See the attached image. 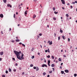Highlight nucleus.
Returning <instances> with one entry per match:
<instances>
[{
    "instance_id": "f257e3e1",
    "label": "nucleus",
    "mask_w": 77,
    "mask_h": 77,
    "mask_svg": "<svg viewBox=\"0 0 77 77\" xmlns=\"http://www.w3.org/2000/svg\"><path fill=\"white\" fill-rule=\"evenodd\" d=\"M14 53H15V55L17 56V58L19 60H22V59H23L24 58L23 56H24V54H21V52L20 51L18 52L17 51H14ZM22 54L21 56H20V54Z\"/></svg>"
},
{
    "instance_id": "f03ea898",
    "label": "nucleus",
    "mask_w": 77,
    "mask_h": 77,
    "mask_svg": "<svg viewBox=\"0 0 77 77\" xmlns=\"http://www.w3.org/2000/svg\"><path fill=\"white\" fill-rule=\"evenodd\" d=\"M42 67H44V66H45V67H47V66L46 64H44L42 65Z\"/></svg>"
},
{
    "instance_id": "7ed1b4c3",
    "label": "nucleus",
    "mask_w": 77,
    "mask_h": 77,
    "mask_svg": "<svg viewBox=\"0 0 77 77\" xmlns=\"http://www.w3.org/2000/svg\"><path fill=\"white\" fill-rule=\"evenodd\" d=\"M61 1L63 5H65V1L63 0H61Z\"/></svg>"
},
{
    "instance_id": "20e7f679",
    "label": "nucleus",
    "mask_w": 77,
    "mask_h": 77,
    "mask_svg": "<svg viewBox=\"0 0 77 77\" xmlns=\"http://www.w3.org/2000/svg\"><path fill=\"white\" fill-rule=\"evenodd\" d=\"M7 6L8 7H10V8H11L12 7V5H11L10 4H8L7 5Z\"/></svg>"
},
{
    "instance_id": "39448f33",
    "label": "nucleus",
    "mask_w": 77,
    "mask_h": 77,
    "mask_svg": "<svg viewBox=\"0 0 77 77\" xmlns=\"http://www.w3.org/2000/svg\"><path fill=\"white\" fill-rule=\"evenodd\" d=\"M0 17L1 18H3V15L2 14H0Z\"/></svg>"
},
{
    "instance_id": "423d86ee",
    "label": "nucleus",
    "mask_w": 77,
    "mask_h": 77,
    "mask_svg": "<svg viewBox=\"0 0 77 77\" xmlns=\"http://www.w3.org/2000/svg\"><path fill=\"white\" fill-rule=\"evenodd\" d=\"M0 54L2 56V55H3V52H0Z\"/></svg>"
},
{
    "instance_id": "0eeeda50",
    "label": "nucleus",
    "mask_w": 77,
    "mask_h": 77,
    "mask_svg": "<svg viewBox=\"0 0 77 77\" xmlns=\"http://www.w3.org/2000/svg\"><path fill=\"white\" fill-rule=\"evenodd\" d=\"M65 72H67V73L69 72V71L68 70H65Z\"/></svg>"
},
{
    "instance_id": "6e6552de",
    "label": "nucleus",
    "mask_w": 77,
    "mask_h": 77,
    "mask_svg": "<svg viewBox=\"0 0 77 77\" xmlns=\"http://www.w3.org/2000/svg\"><path fill=\"white\" fill-rule=\"evenodd\" d=\"M39 69L38 67H37L36 68V71H39Z\"/></svg>"
},
{
    "instance_id": "1a4fd4ad",
    "label": "nucleus",
    "mask_w": 77,
    "mask_h": 77,
    "mask_svg": "<svg viewBox=\"0 0 77 77\" xmlns=\"http://www.w3.org/2000/svg\"><path fill=\"white\" fill-rule=\"evenodd\" d=\"M60 33H63V30H62V29H60Z\"/></svg>"
},
{
    "instance_id": "9d476101",
    "label": "nucleus",
    "mask_w": 77,
    "mask_h": 77,
    "mask_svg": "<svg viewBox=\"0 0 77 77\" xmlns=\"http://www.w3.org/2000/svg\"><path fill=\"white\" fill-rule=\"evenodd\" d=\"M16 42H20L19 39H16L15 40Z\"/></svg>"
},
{
    "instance_id": "9b49d317",
    "label": "nucleus",
    "mask_w": 77,
    "mask_h": 77,
    "mask_svg": "<svg viewBox=\"0 0 77 77\" xmlns=\"http://www.w3.org/2000/svg\"><path fill=\"white\" fill-rule=\"evenodd\" d=\"M51 66L52 67H54V66H55V65H54V64H53L51 65Z\"/></svg>"
},
{
    "instance_id": "f8f14e48",
    "label": "nucleus",
    "mask_w": 77,
    "mask_h": 77,
    "mask_svg": "<svg viewBox=\"0 0 77 77\" xmlns=\"http://www.w3.org/2000/svg\"><path fill=\"white\" fill-rule=\"evenodd\" d=\"M36 17V15H34L33 17V18H35Z\"/></svg>"
},
{
    "instance_id": "ddd939ff",
    "label": "nucleus",
    "mask_w": 77,
    "mask_h": 77,
    "mask_svg": "<svg viewBox=\"0 0 77 77\" xmlns=\"http://www.w3.org/2000/svg\"><path fill=\"white\" fill-rule=\"evenodd\" d=\"M27 11H26L25 12V15H26L27 14Z\"/></svg>"
},
{
    "instance_id": "4468645a",
    "label": "nucleus",
    "mask_w": 77,
    "mask_h": 77,
    "mask_svg": "<svg viewBox=\"0 0 77 77\" xmlns=\"http://www.w3.org/2000/svg\"><path fill=\"white\" fill-rule=\"evenodd\" d=\"M58 60L59 61H60V62H61V60H62V59L60 58H59L58 59Z\"/></svg>"
},
{
    "instance_id": "2eb2a0df",
    "label": "nucleus",
    "mask_w": 77,
    "mask_h": 77,
    "mask_svg": "<svg viewBox=\"0 0 77 77\" xmlns=\"http://www.w3.org/2000/svg\"><path fill=\"white\" fill-rule=\"evenodd\" d=\"M62 37L63 39H65L66 38H65V36H62Z\"/></svg>"
},
{
    "instance_id": "dca6fc26",
    "label": "nucleus",
    "mask_w": 77,
    "mask_h": 77,
    "mask_svg": "<svg viewBox=\"0 0 77 77\" xmlns=\"http://www.w3.org/2000/svg\"><path fill=\"white\" fill-rule=\"evenodd\" d=\"M7 1V0H3V1L4 2V3H6V1Z\"/></svg>"
},
{
    "instance_id": "f3484780",
    "label": "nucleus",
    "mask_w": 77,
    "mask_h": 77,
    "mask_svg": "<svg viewBox=\"0 0 77 77\" xmlns=\"http://www.w3.org/2000/svg\"><path fill=\"white\" fill-rule=\"evenodd\" d=\"M49 45H51L52 44V41H51L50 43H49Z\"/></svg>"
},
{
    "instance_id": "a211bd4d",
    "label": "nucleus",
    "mask_w": 77,
    "mask_h": 77,
    "mask_svg": "<svg viewBox=\"0 0 77 77\" xmlns=\"http://www.w3.org/2000/svg\"><path fill=\"white\" fill-rule=\"evenodd\" d=\"M33 50H34V48H32V49H31V51H33Z\"/></svg>"
},
{
    "instance_id": "6ab92c4d",
    "label": "nucleus",
    "mask_w": 77,
    "mask_h": 77,
    "mask_svg": "<svg viewBox=\"0 0 77 77\" xmlns=\"http://www.w3.org/2000/svg\"><path fill=\"white\" fill-rule=\"evenodd\" d=\"M52 59H54V56H52Z\"/></svg>"
},
{
    "instance_id": "aec40b11",
    "label": "nucleus",
    "mask_w": 77,
    "mask_h": 77,
    "mask_svg": "<svg viewBox=\"0 0 77 77\" xmlns=\"http://www.w3.org/2000/svg\"><path fill=\"white\" fill-rule=\"evenodd\" d=\"M50 60H48V64H50Z\"/></svg>"
},
{
    "instance_id": "412c9836",
    "label": "nucleus",
    "mask_w": 77,
    "mask_h": 77,
    "mask_svg": "<svg viewBox=\"0 0 77 77\" xmlns=\"http://www.w3.org/2000/svg\"><path fill=\"white\" fill-rule=\"evenodd\" d=\"M21 17H19L18 19V20L19 21H21Z\"/></svg>"
},
{
    "instance_id": "4be33fe9",
    "label": "nucleus",
    "mask_w": 77,
    "mask_h": 77,
    "mask_svg": "<svg viewBox=\"0 0 77 77\" xmlns=\"http://www.w3.org/2000/svg\"><path fill=\"white\" fill-rule=\"evenodd\" d=\"M54 14H57L58 13V12H56V11H54Z\"/></svg>"
},
{
    "instance_id": "5701e85b",
    "label": "nucleus",
    "mask_w": 77,
    "mask_h": 77,
    "mask_svg": "<svg viewBox=\"0 0 77 77\" xmlns=\"http://www.w3.org/2000/svg\"><path fill=\"white\" fill-rule=\"evenodd\" d=\"M48 52V53H50V50L49 49V48H48V50H47Z\"/></svg>"
},
{
    "instance_id": "b1692460",
    "label": "nucleus",
    "mask_w": 77,
    "mask_h": 77,
    "mask_svg": "<svg viewBox=\"0 0 77 77\" xmlns=\"http://www.w3.org/2000/svg\"><path fill=\"white\" fill-rule=\"evenodd\" d=\"M61 74H63V73H64V71H61Z\"/></svg>"
},
{
    "instance_id": "393cba45",
    "label": "nucleus",
    "mask_w": 77,
    "mask_h": 77,
    "mask_svg": "<svg viewBox=\"0 0 77 77\" xmlns=\"http://www.w3.org/2000/svg\"><path fill=\"white\" fill-rule=\"evenodd\" d=\"M47 57L48 58H50V56L48 55V56H47Z\"/></svg>"
},
{
    "instance_id": "a878e982",
    "label": "nucleus",
    "mask_w": 77,
    "mask_h": 77,
    "mask_svg": "<svg viewBox=\"0 0 77 77\" xmlns=\"http://www.w3.org/2000/svg\"><path fill=\"white\" fill-rule=\"evenodd\" d=\"M66 15L67 17H69V15H68V14H66Z\"/></svg>"
},
{
    "instance_id": "bb28decb",
    "label": "nucleus",
    "mask_w": 77,
    "mask_h": 77,
    "mask_svg": "<svg viewBox=\"0 0 77 77\" xmlns=\"http://www.w3.org/2000/svg\"><path fill=\"white\" fill-rule=\"evenodd\" d=\"M9 72H11V69H9Z\"/></svg>"
},
{
    "instance_id": "cd10ccee",
    "label": "nucleus",
    "mask_w": 77,
    "mask_h": 77,
    "mask_svg": "<svg viewBox=\"0 0 77 77\" xmlns=\"http://www.w3.org/2000/svg\"><path fill=\"white\" fill-rule=\"evenodd\" d=\"M43 75H45L46 74V73L45 72H44L43 73Z\"/></svg>"
},
{
    "instance_id": "c85d7f7f",
    "label": "nucleus",
    "mask_w": 77,
    "mask_h": 77,
    "mask_svg": "<svg viewBox=\"0 0 77 77\" xmlns=\"http://www.w3.org/2000/svg\"><path fill=\"white\" fill-rule=\"evenodd\" d=\"M53 11H55V8H54V7L53 8Z\"/></svg>"
},
{
    "instance_id": "c756f323",
    "label": "nucleus",
    "mask_w": 77,
    "mask_h": 77,
    "mask_svg": "<svg viewBox=\"0 0 77 77\" xmlns=\"http://www.w3.org/2000/svg\"><path fill=\"white\" fill-rule=\"evenodd\" d=\"M74 77H76V76H77V74H74Z\"/></svg>"
},
{
    "instance_id": "7c9ffc66",
    "label": "nucleus",
    "mask_w": 77,
    "mask_h": 77,
    "mask_svg": "<svg viewBox=\"0 0 77 77\" xmlns=\"http://www.w3.org/2000/svg\"><path fill=\"white\" fill-rule=\"evenodd\" d=\"M35 57V56H33L32 57V59H34V58Z\"/></svg>"
},
{
    "instance_id": "2f4dec72",
    "label": "nucleus",
    "mask_w": 77,
    "mask_h": 77,
    "mask_svg": "<svg viewBox=\"0 0 77 77\" xmlns=\"http://www.w3.org/2000/svg\"><path fill=\"white\" fill-rule=\"evenodd\" d=\"M53 20H56V18L55 17H53Z\"/></svg>"
},
{
    "instance_id": "473e14b6",
    "label": "nucleus",
    "mask_w": 77,
    "mask_h": 77,
    "mask_svg": "<svg viewBox=\"0 0 77 77\" xmlns=\"http://www.w3.org/2000/svg\"><path fill=\"white\" fill-rule=\"evenodd\" d=\"M30 66L31 67H32V66H33V64H31Z\"/></svg>"
},
{
    "instance_id": "72a5a7b5",
    "label": "nucleus",
    "mask_w": 77,
    "mask_h": 77,
    "mask_svg": "<svg viewBox=\"0 0 77 77\" xmlns=\"http://www.w3.org/2000/svg\"><path fill=\"white\" fill-rule=\"evenodd\" d=\"M5 73H6V74H8V71L6 70L5 72Z\"/></svg>"
},
{
    "instance_id": "f704fd0d",
    "label": "nucleus",
    "mask_w": 77,
    "mask_h": 77,
    "mask_svg": "<svg viewBox=\"0 0 77 77\" xmlns=\"http://www.w3.org/2000/svg\"><path fill=\"white\" fill-rule=\"evenodd\" d=\"M33 68H34V69H36V67L35 66V67H34Z\"/></svg>"
},
{
    "instance_id": "c9c22d12",
    "label": "nucleus",
    "mask_w": 77,
    "mask_h": 77,
    "mask_svg": "<svg viewBox=\"0 0 77 77\" xmlns=\"http://www.w3.org/2000/svg\"><path fill=\"white\" fill-rule=\"evenodd\" d=\"M22 45L23 46V47H25V45L24 44H22Z\"/></svg>"
},
{
    "instance_id": "e433bc0d",
    "label": "nucleus",
    "mask_w": 77,
    "mask_h": 77,
    "mask_svg": "<svg viewBox=\"0 0 77 77\" xmlns=\"http://www.w3.org/2000/svg\"><path fill=\"white\" fill-rule=\"evenodd\" d=\"M60 37H58V40H60Z\"/></svg>"
},
{
    "instance_id": "4c0bfd02",
    "label": "nucleus",
    "mask_w": 77,
    "mask_h": 77,
    "mask_svg": "<svg viewBox=\"0 0 77 77\" xmlns=\"http://www.w3.org/2000/svg\"><path fill=\"white\" fill-rule=\"evenodd\" d=\"M49 72L51 74V73H52V71L51 70V71H49Z\"/></svg>"
},
{
    "instance_id": "58836bf2",
    "label": "nucleus",
    "mask_w": 77,
    "mask_h": 77,
    "mask_svg": "<svg viewBox=\"0 0 77 77\" xmlns=\"http://www.w3.org/2000/svg\"><path fill=\"white\" fill-rule=\"evenodd\" d=\"M12 59H13V60H14V61L15 60L14 58H13Z\"/></svg>"
},
{
    "instance_id": "ea45409f",
    "label": "nucleus",
    "mask_w": 77,
    "mask_h": 77,
    "mask_svg": "<svg viewBox=\"0 0 77 77\" xmlns=\"http://www.w3.org/2000/svg\"><path fill=\"white\" fill-rule=\"evenodd\" d=\"M6 76L5 75H2V77H5Z\"/></svg>"
},
{
    "instance_id": "a19ab883",
    "label": "nucleus",
    "mask_w": 77,
    "mask_h": 77,
    "mask_svg": "<svg viewBox=\"0 0 77 77\" xmlns=\"http://www.w3.org/2000/svg\"><path fill=\"white\" fill-rule=\"evenodd\" d=\"M68 41L69 42L70 41V39H69V38H68Z\"/></svg>"
},
{
    "instance_id": "79ce46f5",
    "label": "nucleus",
    "mask_w": 77,
    "mask_h": 77,
    "mask_svg": "<svg viewBox=\"0 0 77 77\" xmlns=\"http://www.w3.org/2000/svg\"><path fill=\"white\" fill-rule=\"evenodd\" d=\"M39 36H42V34H41V33L39 34Z\"/></svg>"
},
{
    "instance_id": "37998d69",
    "label": "nucleus",
    "mask_w": 77,
    "mask_h": 77,
    "mask_svg": "<svg viewBox=\"0 0 77 77\" xmlns=\"http://www.w3.org/2000/svg\"><path fill=\"white\" fill-rule=\"evenodd\" d=\"M71 7V9H72V5H71L70 6Z\"/></svg>"
},
{
    "instance_id": "c03bdc74",
    "label": "nucleus",
    "mask_w": 77,
    "mask_h": 77,
    "mask_svg": "<svg viewBox=\"0 0 77 77\" xmlns=\"http://www.w3.org/2000/svg\"><path fill=\"white\" fill-rule=\"evenodd\" d=\"M11 42H12L13 43H14V41L12 40V41H11Z\"/></svg>"
},
{
    "instance_id": "a18cd8bd",
    "label": "nucleus",
    "mask_w": 77,
    "mask_h": 77,
    "mask_svg": "<svg viewBox=\"0 0 77 77\" xmlns=\"http://www.w3.org/2000/svg\"><path fill=\"white\" fill-rule=\"evenodd\" d=\"M63 57H66V55H63Z\"/></svg>"
},
{
    "instance_id": "49530a36",
    "label": "nucleus",
    "mask_w": 77,
    "mask_h": 77,
    "mask_svg": "<svg viewBox=\"0 0 77 77\" xmlns=\"http://www.w3.org/2000/svg\"><path fill=\"white\" fill-rule=\"evenodd\" d=\"M47 51H48L47 50H45V53H47Z\"/></svg>"
},
{
    "instance_id": "de8ad7c7",
    "label": "nucleus",
    "mask_w": 77,
    "mask_h": 77,
    "mask_svg": "<svg viewBox=\"0 0 77 77\" xmlns=\"http://www.w3.org/2000/svg\"><path fill=\"white\" fill-rule=\"evenodd\" d=\"M54 37H56V33H54Z\"/></svg>"
},
{
    "instance_id": "09e8293b",
    "label": "nucleus",
    "mask_w": 77,
    "mask_h": 77,
    "mask_svg": "<svg viewBox=\"0 0 77 77\" xmlns=\"http://www.w3.org/2000/svg\"><path fill=\"white\" fill-rule=\"evenodd\" d=\"M22 68H21V67H20V68H19V69H20V70H21V69Z\"/></svg>"
},
{
    "instance_id": "8fccbe9b",
    "label": "nucleus",
    "mask_w": 77,
    "mask_h": 77,
    "mask_svg": "<svg viewBox=\"0 0 77 77\" xmlns=\"http://www.w3.org/2000/svg\"><path fill=\"white\" fill-rule=\"evenodd\" d=\"M34 2H37L38 0H34Z\"/></svg>"
},
{
    "instance_id": "3c124183",
    "label": "nucleus",
    "mask_w": 77,
    "mask_h": 77,
    "mask_svg": "<svg viewBox=\"0 0 77 77\" xmlns=\"http://www.w3.org/2000/svg\"><path fill=\"white\" fill-rule=\"evenodd\" d=\"M2 58H0V61H1V60H2Z\"/></svg>"
},
{
    "instance_id": "603ef678",
    "label": "nucleus",
    "mask_w": 77,
    "mask_h": 77,
    "mask_svg": "<svg viewBox=\"0 0 77 77\" xmlns=\"http://www.w3.org/2000/svg\"><path fill=\"white\" fill-rule=\"evenodd\" d=\"M62 66H60V69H62Z\"/></svg>"
},
{
    "instance_id": "864d4df0",
    "label": "nucleus",
    "mask_w": 77,
    "mask_h": 77,
    "mask_svg": "<svg viewBox=\"0 0 77 77\" xmlns=\"http://www.w3.org/2000/svg\"><path fill=\"white\" fill-rule=\"evenodd\" d=\"M9 30H10V31H11V30H12V29H11V28H10L9 29Z\"/></svg>"
},
{
    "instance_id": "5fc2aeb1",
    "label": "nucleus",
    "mask_w": 77,
    "mask_h": 77,
    "mask_svg": "<svg viewBox=\"0 0 77 77\" xmlns=\"http://www.w3.org/2000/svg\"><path fill=\"white\" fill-rule=\"evenodd\" d=\"M15 65H16V66H18V64L16 63L15 64Z\"/></svg>"
},
{
    "instance_id": "6e6d98bb",
    "label": "nucleus",
    "mask_w": 77,
    "mask_h": 77,
    "mask_svg": "<svg viewBox=\"0 0 77 77\" xmlns=\"http://www.w3.org/2000/svg\"><path fill=\"white\" fill-rule=\"evenodd\" d=\"M62 9H65V8H64V7H63L62 8Z\"/></svg>"
},
{
    "instance_id": "4d7b16f0",
    "label": "nucleus",
    "mask_w": 77,
    "mask_h": 77,
    "mask_svg": "<svg viewBox=\"0 0 77 77\" xmlns=\"http://www.w3.org/2000/svg\"><path fill=\"white\" fill-rule=\"evenodd\" d=\"M52 69H53V71H54V68H52Z\"/></svg>"
},
{
    "instance_id": "13d9d810",
    "label": "nucleus",
    "mask_w": 77,
    "mask_h": 77,
    "mask_svg": "<svg viewBox=\"0 0 77 77\" xmlns=\"http://www.w3.org/2000/svg\"><path fill=\"white\" fill-rule=\"evenodd\" d=\"M24 72H23V73H22V75H24Z\"/></svg>"
},
{
    "instance_id": "bf43d9fd",
    "label": "nucleus",
    "mask_w": 77,
    "mask_h": 77,
    "mask_svg": "<svg viewBox=\"0 0 77 77\" xmlns=\"http://www.w3.org/2000/svg\"><path fill=\"white\" fill-rule=\"evenodd\" d=\"M15 14H14V18H15Z\"/></svg>"
},
{
    "instance_id": "052dcab7",
    "label": "nucleus",
    "mask_w": 77,
    "mask_h": 77,
    "mask_svg": "<svg viewBox=\"0 0 77 77\" xmlns=\"http://www.w3.org/2000/svg\"><path fill=\"white\" fill-rule=\"evenodd\" d=\"M1 33H2V34H3V31H1Z\"/></svg>"
},
{
    "instance_id": "680f3d73",
    "label": "nucleus",
    "mask_w": 77,
    "mask_h": 77,
    "mask_svg": "<svg viewBox=\"0 0 77 77\" xmlns=\"http://www.w3.org/2000/svg\"><path fill=\"white\" fill-rule=\"evenodd\" d=\"M50 42V41H48V42H47L48 44V43Z\"/></svg>"
},
{
    "instance_id": "e2e57ef3",
    "label": "nucleus",
    "mask_w": 77,
    "mask_h": 77,
    "mask_svg": "<svg viewBox=\"0 0 77 77\" xmlns=\"http://www.w3.org/2000/svg\"><path fill=\"white\" fill-rule=\"evenodd\" d=\"M39 35H38L37 36V38H39Z\"/></svg>"
},
{
    "instance_id": "0e129e2a",
    "label": "nucleus",
    "mask_w": 77,
    "mask_h": 77,
    "mask_svg": "<svg viewBox=\"0 0 77 77\" xmlns=\"http://www.w3.org/2000/svg\"><path fill=\"white\" fill-rule=\"evenodd\" d=\"M47 77H50V75H47Z\"/></svg>"
},
{
    "instance_id": "69168bd1",
    "label": "nucleus",
    "mask_w": 77,
    "mask_h": 77,
    "mask_svg": "<svg viewBox=\"0 0 77 77\" xmlns=\"http://www.w3.org/2000/svg\"><path fill=\"white\" fill-rule=\"evenodd\" d=\"M20 6H21V5H18V7H20Z\"/></svg>"
},
{
    "instance_id": "338daca9",
    "label": "nucleus",
    "mask_w": 77,
    "mask_h": 77,
    "mask_svg": "<svg viewBox=\"0 0 77 77\" xmlns=\"http://www.w3.org/2000/svg\"><path fill=\"white\" fill-rule=\"evenodd\" d=\"M72 4H75V2H72Z\"/></svg>"
},
{
    "instance_id": "774afa93",
    "label": "nucleus",
    "mask_w": 77,
    "mask_h": 77,
    "mask_svg": "<svg viewBox=\"0 0 77 77\" xmlns=\"http://www.w3.org/2000/svg\"><path fill=\"white\" fill-rule=\"evenodd\" d=\"M61 52H63V50H61Z\"/></svg>"
}]
</instances>
